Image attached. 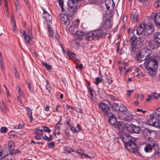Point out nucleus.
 Masks as SVG:
<instances>
[{
    "label": "nucleus",
    "mask_w": 160,
    "mask_h": 160,
    "mask_svg": "<svg viewBox=\"0 0 160 160\" xmlns=\"http://www.w3.org/2000/svg\"><path fill=\"white\" fill-rule=\"evenodd\" d=\"M59 3V6L60 7H62V6H63V2L61 0H59L58 1Z\"/></svg>",
    "instance_id": "obj_58"
},
{
    "label": "nucleus",
    "mask_w": 160,
    "mask_h": 160,
    "mask_svg": "<svg viewBox=\"0 0 160 160\" xmlns=\"http://www.w3.org/2000/svg\"><path fill=\"white\" fill-rule=\"evenodd\" d=\"M67 5L68 7L67 13L70 16L72 17L75 14L77 11V4H73L71 1H68Z\"/></svg>",
    "instance_id": "obj_5"
},
{
    "label": "nucleus",
    "mask_w": 160,
    "mask_h": 160,
    "mask_svg": "<svg viewBox=\"0 0 160 160\" xmlns=\"http://www.w3.org/2000/svg\"><path fill=\"white\" fill-rule=\"evenodd\" d=\"M118 128L121 131L125 129V125L122 122H118L117 125Z\"/></svg>",
    "instance_id": "obj_25"
},
{
    "label": "nucleus",
    "mask_w": 160,
    "mask_h": 160,
    "mask_svg": "<svg viewBox=\"0 0 160 160\" xmlns=\"http://www.w3.org/2000/svg\"><path fill=\"white\" fill-rule=\"evenodd\" d=\"M102 27L105 29H108L111 27V22L109 20H106L102 25Z\"/></svg>",
    "instance_id": "obj_24"
},
{
    "label": "nucleus",
    "mask_w": 160,
    "mask_h": 160,
    "mask_svg": "<svg viewBox=\"0 0 160 160\" xmlns=\"http://www.w3.org/2000/svg\"><path fill=\"white\" fill-rule=\"evenodd\" d=\"M41 128L42 132L43 131L50 133L51 131V130L48 127L46 126H42L41 127Z\"/></svg>",
    "instance_id": "obj_39"
},
{
    "label": "nucleus",
    "mask_w": 160,
    "mask_h": 160,
    "mask_svg": "<svg viewBox=\"0 0 160 160\" xmlns=\"http://www.w3.org/2000/svg\"><path fill=\"white\" fill-rule=\"evenodd\" d=\"M7 155H8L7 152H6L5 153L4 152L3 153L2 151L0 149V157H1V158L4 157Z\"/></svg>",
    "instance_id": "obj_45"
},
{
    "label": "nucleus",
    "mask_w": 160,
    "mask_h": 160,
    "mask_svg": "<svg viewBox=\"0 0 160 160\" xmlns=\"http://www.w3.org/2000/svg\"><path fill=\"white\" fill-rule=\"evenodd\" d=\"M70 129L73 133H74L78 132H79L80 130H81L80 128L76 129L75 127L73 126L70 127Z\"/></svg>",
    "instance_id": "obj_41"
},
{
    "label": "nucleus",
    "mask_w": 160,
    "mask_h": 160,
    "mask_svg": "<svg viewBox=\"0 0 160 160\" xmlns=\"http://www.w3.org/2000/svg\"><path fill=\"white\" fill-rule=\"evenodd\" d=\"M159 61L158 57H156L151 58L148 61L145 62L144 66L150 76H154L156 74Z\"/></svg>",
    "instance_id": "obj_1"
},
{
    "label": "nucleus",
    "mask_w": 160,
    "mask_h": 160,
    "mask_svg": "<svg viewBox=\"0 0 160 160\" xmlns=\"http://www.w3.org/2000/svg\"><path fill=\"white\" fill-rule=\"evenodd\" d=\"M13 32H14L15 33H17L18 32V31L16 30V23L15 22H13Z\"/></svg>",
    "instance_id": "obj_49"
},
{
    "label": "nucleus",
    "mask_w": 160,
    "mask_h": 160,
    "mask_svg": "<svg viewBox=\"0 0 160 160\" xmlns=\"http://www.w3.org/2000/svg\"><path fill=\"white\" fill-rule=\"evenodd\" d=\"M23 36L24 38L25 42L27 44L29 43L30 42V37L29 35L26 33L25 31H23Z\"/></svg>",
    "instance_id": "obj_28"
},
{
    "label": "nucleus",
    "mask_w": 160,
    "mask_h": 160,
    "mask_svg": "<svg viewBox=\"0 0 160 160\" xmlns=\"http://www.w3.org/2000/svg\"><path fill=\"white\" fill-rule=\"evenodd\" d=\"M53 136L52 135H49V137L47 136L46 135H45L44 136L42 137V138L44 140H46L48 141H50L52 140Z\"/></svg>",
    "instance_id": "obj_38"
},
{
    "label": "nucleus",
    "mask_w": 160,
    "mask_h": 160,
    "mask_svg": "<svg viewBox=\"0 0 160 160\" xmlns=\"http://www.w3.org/2000/svg\"><path fill=\"white\" fill-rule=\"evenodd\" d=\"M48 147L49 148H52L54 147V142H53L48 144Z\"/></svg>",
    "instance_id": "obj_51"
},
{
    "label": "nucleus",
    "mask_w": 160,
    "mask_h": 160,
    "mask_svg": "<svg viewBox=\"0 0 160 160\" xmlns=\"http://www.w3.org/2000/svg\"><path fill=\"white\" fill-rule=\"evenodd\" d=\"M153 39L156 42L160 44V32H155L153 35Z\"/></svg>",
    "instance_id": "obj_19"
},
{
    "label": "nucleus",
    "mask_w": 160,
    "mask_h": 160,
    "mask_svg": "<svg viewBox=\"0 0 160 160\" xmlns=\"http://www.w3.org/2000/svg\"><path fill=\"white\" fill-rule=\"evenodd\" d=\"M106 116L108 117V121L111 125H114L116 124L117 120L115 116L113 114L111 113Z\"/></svg>",
    "instance_id": "obj_13"
},
{
    "label": "nucleus",
    "mask_w": 160,
    "mask_h": 160,
    "mask_svg": "<svg viewBox=\"0 0 160 160\" xmlns=\"http://www.w3.org/2000/svg\"><path fill=\"white\" fill-rule=\"evenodd\" d=\"M67 27L68 28L69 31L72 34H74L75 33L76 31H77V28L73 26L72 25H69L68 24L67 25Z\"/></svg>",
    "instance_id": "obj_23"
},
{
    "label": "nucleus",
    "mask_w": 160,
    "mask_h": 160,
    "mask_svg": "<svg viewBox=\"0 0 160 160\" xmlns=\"http://www.w3.org/2000/svg\"><path fill=\"white\" fill-rule=\"evenodd\" d=\"M130 42L133 48L139 49L142 46L143 40L142 38L133 37L130 38Z\"/></svg>",
    "instance_id": "obj_4"
},
{
    "label": "nucleus",
    "mask_w": 160,
    "mask_h": 160,
    "mask_svg": "<svg viewBox=\"0 0 160 160\" xmlns=\"http://www.w3.org/2000/svg\"><path fill=\"white\" fill-rule=\"evenodd\" d=\"M148 143L144 148V150L146 152H150L153 148L155 150L158 148V144L155 141L149 140L148 142Z\"/></svg>",
    "instance_id": "obj_6"
},
{
    "label": "nucleus",
    "mask_w": 160,
    "mask_h": 160,
    "mask_svg": "<svg viewBox=\"0 0 160 160\" xmlns=\"http://www.w3.org/2000/svg\"><path fill=\"white\" fill-rule=\"evenodd\" d=\"M131 18L133 21L138 22V14L137 13H132L131 16Z\"/></svg>",
    "instance_id": "obj_30"
},
{
    "label": "nucleus",
    "mask_w": 160,
    "mask_h": 160,
    "mask_svg": "<svg viewBox=\"0 0 160 160\" xmlns=\"http://www.w3.org/2000/svg\"><path fill=\"white\" fill-rule=\"evenodd\" d=\"M82 0H68V1H72V2H73V4H77V2L78 1H80Z\"/></svg>",
    "instance_id": "obj_59"
},
{
    "label": "nucleus",
    "mask_w": 160,
    "mask_h": 160,
    "mask_svg": "<svg viewBox=\"0 0 160 160\" xmlns=\"http://www.w3.org/2000/svg\"><path fill=\"white\" fill-rule=\"evenodd\" d=\"M47 84L46 85V89L48 90V92H50L51 90V86L48 83L47 81Z\"/></svg>",
    "instance_id": "obj_47"
},
{
    "label": "nucleus",
    "mask_w": 160,
    "mask_h": 160,
    "mask_svg": "<svg viewBox=\"0 0 160 160\" xmlns=\"http://www.w3.org/2000/svg\"><path fill=\"white\" fill-rule=\"evenodd\" d=\"M153 133V131L152 130L145 128L142 131V135L145 138H147L148 139H151V136Z\"/></svg>",
    "instance_id": "obj_9"
},
{
    "label": "nucleus",
    "mask_w": 160,
    "mask_h": 160,
    "mask_svg": "<svg viewBox=\"0 0 160 160\" xmlns=\"http://www.w3.org/2000/svg\"><path fill=\"white\" fill-rule=\"evenodd\" d=\"M4 2H5V7L7 8V10H8V4L7 0H4Z\"/></svg>",
    "instance_id": "obj_63"
},
{
    "label": "nucleus",
    "mask_w": 160,
    "mask_h": 160,
    "mask_svg": "<svg viewBox=\"0 0 160 160\" xmlns=\"http://www.w3.org/2000/svg\"><path fill=\"white\" fill-rule=\"evenodd\" d=\"M113 2V0H105V3L106 6V7L109 10L110 7L112 5V2Z\"/></svg>",
    "instance_id": "obj_31"
},
{
    "label": "nucleus",
    "mask_w": 160,
    "mask_h": 160,
    "mask_svg": "<svg viewBox=\"0 0 160 160\" xmlns=\"http://www.w3.org/2000/svg\"><path fill=\"white\" fill-rule=\"evenodd\" d=\"M67 54L69 57L71 56L74 59H77V57L75 54L72 52L70 50H67Z\"/></svg>",
    "instance_id": "obj_33"
},
{
    "label": "nucleus",
    "mask_w": 160,
    "mask_h": 160,
    "mask_svg": "<svg viewBox=\"0 0 160 160\" xmlns=\"http://www.w3.org/2000/svg\"><path fill=\"white\" fill-rule=\"evenodd\" d=\"M85 39L87 41H91L95 38L93 31L87 33L85 37Z\"/></svg>",
    "instance_id": "obj_15"
},
{
    "label": "nucleus",
    "mask_w": 160,
    "mask_h": 160,
    "mask_svg": "<svg viewBox=\"0 0 160 160\" xmlns=\"http://www.w3.org/2000/svg\"><path fill=\"white\" fill-rule=\"evenodd\" d=\"M144 27H145V24L143 23L140 25L137 28L136 31L138 35H140L142 34L143 32H144Z\"/></svg>",
    "instance_id": "obj_17"
},
{
    "label": "nucleus",
    "mask_w": 160,
    "mask_h": 160,
    "mask_svg": "<svg viewBox=\"0 0 160 160\" xmlns=\"http://www.w3.org/2000/svg\"><path fill=\"white\" fill-rule=\"evenodd\" d=\"M151 118L147 121V123L149 125H152L155 127H158L160 125L158 120L153 117L152 115L150 116Z\"/></svg>",
    "instance_id": "obj_7"
},
{
    "label": "nucleus",
    "mask_w": 160,
    "mask_h": 160,
    "mask_svg": "<svg viewBox=\"0 0 160 160\" xmlns=\"http://www.w3.org/2000/svg\"><path fill=\"white\" fill-rule=\"evenodd\" d=\"M41 63L49 71L51 70L52 66L48 64L46 62H42Z\"/></svg>",
    "instance_id": "obj_32"
},
{
    "label": "nucleus",
    "mask_w": 160,
    "mask_h": 160,
    "mask_svg": "<svg viewBox=\"0 0 160 160\" xmlns=\"http://www.w3.org/2000/svg\"><path fill=\"white\" fill-rule=\"evenodd\" d=\"M146 58V57L142 54L141 53H138L136 55V59L138 62H140L141 61L144 60Z\"/></svg>",
    "instance_id": "obj_18"
},
{
    "label": "nucleus",
    "mask_w": 160,
    "mask_h": 160,
    "mask_svg": "<svg viewBox=\"0 0 160 160\" xmlns=\"http://www.w3.org/2000/svg\"><path fill=\"white\" fill-rule=\"evenodd\" d=\"M34 132L35 134V137L36 139L39 140L42 138L43 134L41 128H38L34 129Z\"/></svg>",
    "instance_id": "obj_11"
},
{
    "label": "nucleus",
    "mask_w": 160,
    "mask_h": 160,
    "mask_svg": "<svg viewBox=\"0 0 160 160\" xmlns=\"http://www.w3.org/2000/svg\"><path fill=\"white\" fill-rule=\"evenodd\" d=\"M82 150H78L77 151H74V152H76V153H78V154H81L82 155V157L81 158H83V154H84L83 153H82L81 152H82Z\"/></svg>",
    "instance_id": "obj_55"
},
{
    "label": "nucleus",
    "mask_w": 160,
    "mask_h": 160,
    "mask_svg": "<svg viewBox=\"0 0 160 160\" xmlns=\"http://www.w3.org/2000/svg\"><path fill=\"white\" fill-rule=\"evenodd\" d=\"M74 151L71 148L69 147H65L63 148V152L65 154H69Z\"/></svg>",
    "instance_id": "obj_27"
},
{
    "label": "nucleus",
    "mask_w": 160,
    "mask_h": 160,
    "mask_svg": "<svg viewBox=\"0 0 160 160\" xmlns=\"http://www.w3.org/2000/svg\"><path fill=\"white\" fill-rule=\"evenodd\" d=\"M95 38H99L102 36L104 33L102 30H97L93 31Z\"/></svg>",
    "instance_id": "obj_16"
},
{
    "label": "nucleus",
    "mask_w": 160,
    "mask_h": 160,
    "mask_svg": "<svg viewBox=\"0 0 160 160\" xmlns=\"http://www.w3.org/2000/svg\"><path fill=\"white\" fill-rule=\"evenodd\" d=\"M76 32L74 34L78 36H82L85 34V32L82 30H77V31H76Z\"/></svg>",
    "instance_id": "obj_36"
},
{
    "label": "nucleus",
    "mask_w": 160,
    "mask_h": 160,
    "mask_svg": "<svg viewBox=\"0 0 160 160\" xmlns=\"http://www.w3.org/2000/svg\"><path fill=\"white\" fill-rule=\"evenodd\" d=\"M88 90L89 91V92L90 93V96L91 97H93L94 96L93 94V90L90 88H88Z\"/></svg>",
    "instance_id": "obj_50"
},
{
    "label": "nucleus",
    "mask_w": 160,
    "mask_h": 160,
    "mask_svg": "<svg viewBox=\"0 0 160 160\" xmlns=\"http://www.w3.org/2000/svg\"><path fill=\"white\" fill-rule=\"evenodd\" d=\"M148 98H147L146 99V100L148 102L152 98V96L150 95H148Z\"/></svg>",
    "instance_id": "obj_60"
},
{
    "label": "nucleus",
    "mask_w": 160,
    "mask_h": 160,
    "mask_svg": "<svg viewBox=\"0 0 160 160\" xmlns=\"http://www.w3.org/2000/svg\"><path fill=\"white\" fill-rule=\"evenodd\" d=\"M146 44L151 48H153L154 45V41L152 40H149L146 42Z\"/></svg>",
    "instance_id": "obj_34"
},
{
    "label": "nucleus",
    "mask_w": 160,
    "mask_h": 160,
    "mask_svg": "<svg viewBox=\"0 0 160 160\" xmlns=\"http://www.w3.org/2000/svg\"><path fill=\"white\" fill-rule=\"evenodd\" d=\"M118 110L119 111V115H121L122 113L123 114L122 115V116H121V117L122 118H124V116L126 113L127 112V108L123 105L121 104L120 105Z\"/></svg>",
    "instance_id": "obj_14"
},
{
    "label": "nucleus",
    "mask_w": 160,
    "mask_h": 160,
    "mask_svg": "<svg viewBox=\"0 0 160 160\" xmlns=\"http://www.w3.org/2000/svg\"><path fill=\"white\" fill-rule=\"evenodd\" d=\"M149 34H146V33H144V34L141 36V37L140 38H142L143 40V41H144L147 42L148 41L149 39V37L148 35Z\"/></svg>",
    "instance_id": "obj_35"
},
{
    "label": "nucleus",
    "mask_w": 160,
    "mask_h": 160,
    "mask_svg": "<svg viewBox=\"0 0 160 160\" xmlns=\"http://www.w3.org/2000/svg\"><path fill=\"white\" fill-rule=\"evenodd\" d=\"M144 51L146 56H149L152 53V51L149 49L145 48L144 49Z\"/></svg>",
    "instance_id": "obj_44"
},
{
    "label": "nucleus",
    "mask_w": 160,
    "mask_h": 160,
    "mask_svg": "<svg viewBox=\"0 0 160 160\" xmlns=\"http://www.w3.org/2000/svg\"><path fill=\"white\" fill-rule=\"evenodd\" d=\"M157 114L159 119L160 118V107L157 110Z\"/></svg>",
    "instance_id": "obj_52"
},
{
    "label": "nucleus",
    "mask_w": 160,
    "mask_h": 160,
    "mask_svg": "<svg viewBox=\"0 0 160 160\" xmlns=\"http://www.w3.org/2000/svg\"><path fill=\"white\" fill-rule=\"evenodd\" d=\"M126 148L127 150L134 152L136 154L138 153L136 144L134 143L135 140L129 134H124L122 138Z\"/></svg>",
    "instance_id": "obj_2"
},
{
    "label": "nucleus",
    "mask_w": 160,
    "mask_h": 160,
    "mask_svg": "<svg viewBox=\"0 0 160 160\" xmlns=\"http://www.w3.org/2000/svg\"><path fill=\"white\" fill-rule=\"evenodd\" d=\"M75 110L78 112H82V110L78 108H76Z\"/></svg>",
    "instance_id": "obj_64"
},
{
    "label": "nucleus",
    "mask_w": 160,
    "mask_h": 160,
    "mask_svg": "<svg viewBox=\"0 0 160 160\" xmlns=\"http://www.w3.org/2000/svg\"><path fill=\"white\" fill-rule=\"evenodd\" d=\"M133 91V90H128L127 91L128 93L127 94V96L128 97H130L131 96V93Z\"/></svg>",
    "instance_id": "obj_56"
},
{
    "label": "nucleus",
    "mask_w": 160,
    "mask_h": 160,
    "mask_svg": "<svg viewBox=\"0 0 160 160\" xmlns=\"http://www.w3.org/2000/svg\"><path fill=\"white\" fill-rule=\"evenodd\" d=\"M137 111L138 112H142L143 113H144L146 112V111L145 110H143L142 109H139V108H138L137 109Z\"/></svg>",
    "instance_id": "obj_57"
},
{
    "label": "nucleus",
    "mask_w": 160,
    "mask_h": 160,
    "mask_svg": "<svg viewBox=\"0 0 160 160\" xmlns=\"http://www.w3.org/2000/svg\"><path fill=\"white\" fill-rule=\"evenodd\" d=\"M101 81L100 78L99 77L97 78L96 79L95 83L97 85L99 83L101 82Z\"/></svg>",
    "instance_id": "obj_53"
},
{
    "label": "nucleus",
    "mask_w": 160,
    "mask_h": 160,
    "mask_svg": "<svg viewBox=\"0 0 160 160\" xmlns=\"http://www.w3.org/2000/svg\"><path fill=\"white\" fill-rule=\"evenodd\" d=\"M43 17L45 19L46 21L50 22L52 17L49 15V14L46 11L43 10Z\"/></svg>",
    "instance_id": "obj_22"
},
{
    "label": "nucleus",
    "mask_w": 160,
    "mask_h": 160,
    "mask_svg": "<svg viewBox=\"0 0 160 160\" xmlns=\"http://www.w3.org/2000/svg\"><path fill=\"white\" fill-rule=\"evenodd\" d=\"M109 105L110 104L108 101L102 102L99 103V109L104 115L106 116L111 113L109 112Z\"/></svg>",
    "instance_id": "obj_3"
},
{
    "label": "nucleus",
    "mask_w": 160,
    "mask_h": 160,
    "mask_svg": "<svg viewBox=\"0 0 160 160\" xmlns=\"http://www.w3.org/2000/svg\"><path fill=\"white\" fill-rule=\"evenodd\" d=\"M155 22L158 26L160 25V11L157 14H155Z\"/></svg>",
    "instance_id": "obj_21"
},
{
    "label": "nucleus",
    "mask_w": 160,
    "mask_h": 160,
    "mask_svg": "<svg viewBox=\"0 0 160 160\" xmlns=\"http://www.w3.org/2000/svg\"><path fill=\"white\" fill-rule=\"evenodd\" d=\"M18 93L19 96L17 97L18 100L21 104H22L21 99H24L25 97L22 92L20 91V88H19V91H18Z\"/></svg>",
    "instance_id": "obj_26"
},
{
    "label": "nucleus",
    "mask_w": 160,
    "mask_h": 160,
    "mask_svg": "<svg viewBox=\"0 0 160 160\" xmlns=\"http://www.w3.org/2000/svg\"><path fill=\"white\" fill-rule=\"evenodd\" d=\"M8 146L10 152L12 153V151L13 150L15 146L14 142L12 140H9L8 142Z\"/></svg>",
    "instance_id": "obj_20"
},
{
    "label": "nucleus",
    "mask_w": 160,
    "mask_h": 160,
    "mask_svg": "<svg viewBox=\"0 0 160 160\" xmlns=\"http://www.w3.org/2000/svg\"><path fill=\"white\" fill-rule=\"evenodd\" d=\"M144 30V33L146 34H151L154 30V26L150 24H148L147 25L145 24Z\"/></svg>",
    "instance_id": "obj_8"
},
{
    "label": "nucleus",
    "mask_w": 160,
    "mask_h": 160,
    "mask_svg": "<svg viewBox=\"0 0 160 160\" xmlns=\"http://www.w3.org/2000/svg\"><path fill=\"white\" fill-rule=\"evenodd\" d=\"M61 124L60 123H58L56 125L55 128V131H57L58 132H59L61 130Z\"/></svg>",
    "instance_id": "obj_40"
},
{
    "label": "nucleus",
    "mask_w": 160,
    "mask_h": 160,
    "mask_svg": "<svg viewBox=\"0 0 160 160\" xmlns=\"http://www.w3.org/2000/svg\"><path fill=\"white\" fill-rule=\"evenodd\" d=\"M47 28L50 36H53V31L52 28H50V25L49 24L47 25Z\"/></svg>",
    "instance_id": "obj_37"
},
{
    "label": "nucleus",
    "mask_w": 160,
    "mask_h": 160,
    "mask_svg": "<svg viewBox=\"0 0 160 160\" xmlns=\"http://www.w3.org/2000/svg\"><path fill=\"white\" fill-rule=\"evenodd\" d=\"M59 17L61 22L67 26L70 24V21L67 16L63 14H60Z\"/></svg>",
    "instance_id": "obj_10"
},
{
    "label": "nucleus",
    "mask_w": 160,
    "mask_h": 160,
    "mask_svg": "<svg viewBox=\"0 0 160 160\" xmlns=\"http://www.w3.org/2000/svg\"><path fill=\"white\" fill-rule=\"evenodd\" d=\"M50 106L49 105H47L45 108V110L46 111H48L49 110Z\"/></svg>",
    "instance_id": "obj_62"
},
{
    "label": "nucleus",
    "mask_w": 160,
    "mask_h": 160,
    "mask_svg": "<svg viewBox=\"0 0 160 160\" xmlns=\"http://www.w3.org/2000/svg\"><path fill=\"white\" fill-rule=\"evenodd\" d=\"M64 107L67 109H68L69 108H70L72 109H73V108H72L70 106H69L67 104H66L65 105Z\"/></svg>",
    "instance_id": "obj_61"
},
{
    "label": "nucleus",
    "mask_w": 160,
    "mask_h": 160,
    "mask_svg": "<svg viewBox=\"0 0 160 160\" xmlns=\"http://www.w3.org/2000/svg\"><path fill=\"white\" fill-rule=\"evenodd\" d=\"M79 22L80 20H76L72 22V25L77 28H78V26Z\"/></svg>",
    "instance_id": "obj_43"
},
{
    "label": "nucleus",
    "mask_w": 160,
    "mask_h": 160,
    "mask_svg": "<svg viewBox=\"0 0 160 160\" xmlns=\"http://www.w3.org/2000/svg\"><path fill=\"white\" fill-rule=\"evenodd\" d=\"M25 108L28 111V114L29 118L30 120V121L32 122V110L29 107H26Z\"/></svg>",
    "instance_id": "obj_29"
},
{
    "label": "nucleus",
    "mask_w": 160,
    "mask_h": 160,
    "mask_svg": "<svg viewBox=\"0 0 160 160\" xmlns=\"http://www.w3.org/2000/svg\"><path fill=\"white\" fill-rule=\"evenodd\" d=\"M0 64L2 72H3V71H4L5 68L3 65V61L2 58H0Z\"/></svg>",
    "instance_id": "obj_42"
},
{
    "label": "nucleus",
    "mask_w": 160,
    "mask_h": 160,
    "mask_svg": "<svg viewBox=\"0 0 160 160\" xmlns=\"http://www.w3.org/2000/svg\"><path fill=\"white\" fill-rule=\"evenodd\" d=\"M128 130L132 133H139L140 131L139 127L133 124L129 125L128 127Z\"/></svg>",
    "instance_id": "obj_12"
},
{
    "label": "nucleus",
    "mask_w": 160,
    "mask_h": 160,
    "mask_svg": "<svg viewBox=\"0 0 160 160\" xmlns=\"http://www.w3.org/2000/svg\"><path fill=\"white\" fill-rule=\"evenodd\" d=\"M8 130V128L5 127H2L0 129V132L1 133H5Z\"/></svg>",
    "instance_id": "obj_46"
},
{
    "label": "nucleus",
    "mask_w": 160,
    "mask_h": 160,
    "mask_svg": "<svg viewBox=\"0 0 160 160\" xmlns=\"http://www.w3.org/2000/svg\"><path fill=\"white\" fill-rule=\"evenodd\" d=\"M112 108L115 111H117L118 109V104L116 103L113 104L112 105Z\"/></svg>",
    "instance_id": "obj_48"
},
{
    "label": "nucleus",
    "mask_w": 160,
    "mask_h": 160,
    "mask_svg": "<svg viewBox=\"0 0 160 160\" xmlns=\"http://www.w3.org/2000/svg\"><path fill=\"white\" fill-rule=\"evenodd\" d=\"M112 80L111 79L108 78H106V81L108 83L110 84L112 82Z\"/></svg>",
    "instance_id": "obj_54"
}]
</instances>
